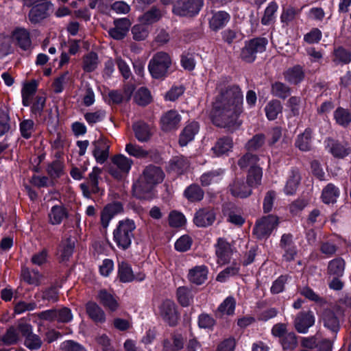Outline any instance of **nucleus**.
<instances>
[{
  "label": "nucleus",
  "instance_id": "15",
  "mask_svg": "<svg viewBox=\"0 0 351 351\" xmlns=\"http://www.w3.org/2000/svg\"><path fill=\"white\" fill-rule=\"evenodd\" d=\"M208 269L204 265H196L189 270L188 280L193 284L200 285L208 278Z\"/></svg>",
  "mask_w": 351,
  "mask_h": 351
},
{
  "label": "nucleus",
  "instance_id": "58",
  "mask_svg": "<svg viewBox=\"0 0 351 351\" xmlns=\"http://www.w3.org/2000/svg\"><path fill=\"white\" fill-rule=\"evenodd\" d=\"M192 245V239L189 235H182L175 243V249L178 252L189 250Z\"/></svg>",
  "mask_w": 351,
  "mask_h": 351
},
{
  "label": "nucleus",
  "instance_id": "10",
  "mask_svg": "<svg viewBox=\"0 0 351 351\" xmlns=\"http://www.w3.org/2000/svg\"><path fill=\"white\" fill-rule=\"evenodd\" d=\"M101 173V169L97 167H94L93 168L92 171L89 173L88 178V184L90 187V190H89V186L88 184L85 183H82L80 184V189L82 191L83 195L86 198L90 197V193H96L99 191V188L98 186V180Z\"/></svg>",
  "mask_w": 351,
  "mask_h": 351
},
{
  "label": "nucleus",
  "instance_id": "4",
  "mask_svg": "<svg viewBox=\"0 0 351 351\" xmlns=\"http://www.w3.org/2000/svg\"><path fill=\"white\" fill-rule=\"evenodd\" d=\"M171 64L170 56L166 52L159 51L149 60L148 70L153 78L163 79L169 75Z\"/></svg>",
  "mask_w": 351,
  "mask_h": 351
},
{
  "label": "nucleus",
  "instance_id": "12",
  "mask_svg": "<svg viewBox=\"0 0 351 351\" xmlns=\"http://www.w3.org/2000/svg\"><path fill=\"white\" fill-rule=\"evenodd\" d=\"M232 254L233 251L230 243L224 239L219 238L216 244L217 263L221 265L228 263Z\"/></svg>",
  "mask_w": 351,
  "mask_h": 351
},
{
  "label": "nucleus",
  "instance_id": "13",
  "mask_svg": "<svg viewBox=\"0 0 351 351\" xmlns=\"http://www.w3.org/2000/svg\"><path fill=\"white\" fill-rule=\"evenodd\" d=\"M131 25V21L127 18L116 19L114 21V27L110 28L108 34L115 40L123 39L128 32Z\"/></svg>",
  "mask_w": 351,
  "mask_h": 351
},
{
  "label": "nucleus",
  "instance_id": "47",
  "mask_svg": "<svg viewBox=\"0 0 351 351\" xmlns=\"http://www.w3.org/2000/svg\"><path fill=\"white\" fill-rule=\"evenodd\" d=\"M278 10V5L274 2H271L266 8L261 22L264 25L271 24L276 18L275 14Z\"/></svg>",
  "mask_w": 351,
  "mask_h": 351
},
{
  "label": "nucleus",
  "instance_id": "33",
  "mask_svg": "<svg viewBox=\"0 0 351 351\" xmlns=\"http://www.w3.org/2000/svg\"><path fill=\"white\" fill-rule=\"evenodd\" d=\"M223 171L217 169L204 173L200 178L202 186H206L219 182L222 178Z\"/></svg>",
  "mask_w": 351,
  "mask_h": 351
},
{
  "label": "nucleus",
  "instance_id": "29",
  "mask_svg": "<svg viewBox=\"0 0 351 351\" xmlns=\"http://www.w3.org/2000/svg\"><path fill=\"white\" fill-rule=\"evenodd\" d=\"M230 191L234 197L244 198L251 194L252 189L248 184H245L243 181L237 180L230 186Z\"/></svg>",
  "mask_w": 351,
  "mask_h": 351
},
{
  "label": "nucleus",
  "instance_id": "41",
  "mask_svg": "<svg viewBox=\"0 0 351 351\" xmlns=\"http://www.w3.org/2000/svg\"><path fill=\"white\" fill-rule=\"evenodd\" d=\"M263 171L260 167H253L249 170L247 176V184L251 187H255L261 184Z\"/></svg>",
  "mask_w": 351,
  "mask_h": 351
},
{
  "label": "nucleus",
  "instance_id": "54",
  "mask_svg": "<svg viewBox=\"0 0 351 351\" xmlns=\"http://www.w3.org/2000/svg\"><path fill=\"white\" fill-rule=\"evenodd\" d=\"M334 61L339 64H348L351 61V53L343 47H339L334 51Z\"/></svg>",
  "mask_w": 351,
  "mask_h": 351
},
{
  "label": "nucleus",
  "instance_id": "1",
  "mask_svg": "<svg viewBox=\"0 0 351 351\" xmlns=\"http://www.w3.org/2000/svg\"><path fill=\"white\" fill-rule=\"evenodd\" d=\"M217 90L218 95L210 114L213 123L232 130L239 128L242 124L239 116L243 112V101L240 88L224 81L217 85Z\"/></svg>",
  "mask_w": 351,
  "mask_h": 351
},
{
  "label": "nucleus",
  "instance_id": "18",
  "mask_svg": "<svg viewBox=\"0 0 351 351\" xmlns=\"http://www.w3.org/2000/svg\"><path fill=\"white\" fill-rule=\"evenodd\" d=\"M233 140L230 137L219 138L211 150L216 156H227L233 149Z\"/></svg>",
  "mask_w": 351,
  "mask_h": 351
},
{
  "label": "nucleus",
  "instance_id": "17",
  "mask_svg": "<svg viewBox=\"0 0 351 351\" xmlns=\"http://www.w3.org/2000/svg\"><path fill=\"white\" fill-rule=\"evenodd\" d=\"M215 220V213L210 208H202L198 210L194 216L193 221L198 227L210 226Z\"/></svg>",
  "mask_w": 351,
  "mask_h": 351
},
{
  "label": "nucleus",
  "instance_id": "19",
  "mask_svg": "<svg viewBox=\"0 0 351 351\" xmlns=\"http://www.w3.org/2000/svg\"><path fill=\"white\" fill-rule=\"evenodd\" d=\"M181 121L180 115L175 110L167 112L161 117V127L164 131L176 129Z\"/></svg>",
  "mask_w": 351,
  "mask_h": 351
},
{
  "label": "nucleus",
  "instance_id": "56",
  "mask_svg": "<svg viewBox=\"0 0 351 351\" xmlns=\"http://www.w3.org/2000/svg\"><path fill=\"white\" fill-rule=\"evenodd\" d=\"M258 158L257 156L252 154H246L244 155L238 162V164L241 168H246L250 167H257Z\"/></svg>",
  "mask_w": 351,
  "mask_h": 351
},
{
  "label": "nucleus",
  "instance_id": "32",
  "mask_svg": "<svg viewBox=\"0 0 351 351\" xmlns=\"http://www.w3.org/2000/svg\"><path fill=\"white\" fill-rule=\"evenodd\" d=\"M118 276L121 282L126 283L134 280L131 266L126 262L122 261L119 264Z\"/></svg>",
  "mask_w": 351,
  "mask_h": 351
},
{
  "label": "nucleus",
  "instance_id": "43",
  "mask_svg": "<svg viewBox=\"0 0 351 351\" xmlns=\"http://www.w3.org/2000/svg\"><path fill=\"white\" fill-rule=\"evenodd\" d=\"M161 17L160 11L156 8H152L139 18L141 23L148 25L158 21Z\"/></svg>",
  "mask_w": 351,
  "mask_h": 351
},
{
  "label": "nucleus",
  "instance_id": "36",
  "mask_svg": "<svg viewBox=\"0 0 351 351\" xmlns=\"http://www.w3.org/2000/svg\"><path fill=\"white\" fill-rule=\"evenodd\" d=\"M75 247V239H67L63 241L60 246L59 253L62 261H66L73 254Z\"/></svg>",
  "mask_w": 351,
  "mask_h": 351
},
{
  "label": "nucleus",
  "instance_id": "49",
  "mask_svg": "<svg viewBox=\"0 0 351 351\" xmlns=\"http://www.w3.org/2000/svg\"><path fill=\"white\" fill-rule=\"evenodd\" d=\"M125 152L131 156L136 158H145L148 155V152L144 149L142 147L133 144L128 143L125 146Z\"/></svg>",
  "mask_w": 351,
  "mask_h": 351
},
{
  "label": "nucleus",
  "instance_id": "27",
  "mask_svg": "<svg viewBox=\"0 0 351 351\" xmlns=\"http://www.w3.org/2000/svg\"><path fill=\"white\" fill-rule=\"evenodd\" d=\"M324 326L330 330L337 332L339 329V320L335 313L330 310H326L322 317Z\"/></svg>",
  "mask_w": 351,
  "mask_h": 351
},
{
  "label": "nucleus",
  "instance_id": "7",
  "mask_svg": "<svg viewBox=\"0 0 351 351\" xmlns=\"http://www.w3.org/2000/svg\"><path fill=\"white\" fill-rule=\"evenodd\" d=\"M132 160L124 155L119 154L112 158V165L110 168V174L115 178H121L130 171Z\"/></svg>",
  "mask_w": 351,
  "mask_h": 351
},
{
  "label": "nucleus",
  "instance_id": "55",
  "mask_svg": "<svg viewBox=\"0 0 351 351\" xmlns=\"http://www.w3.org/2000/svg\"><path fill=\"white\" fill-rule=\"evenodd\" d=\"M177 296L180 304L183 306H187L191 302L192 298L191 292L184 287H180L178 289Z\"/></svg>",
  "mask_w": 351,
  "mask_h": 351
},
{
  "label": "nucleus",
  "instance_id": "42",
  "mask_svg": "<svg viewBox=\"0 0 351 351\" xmlns=\"http://www.w3.org/2000/svg\"><path fill=\"white\" fill-rule=\"evenodd\" d=\"M136 138L141 142L147 141L150 136L149 126L144 123H136L133 125Z\"/></svg>",
  "mask_w": 351,
  "mask_h": 351
},
{
  "label": "nucleus",
  "instance_id": "16",
  "mask_svg": "<svg viewBox=\"0 0 351 351\" xmlns=\"http://www.w3.org/2000/svg\"><path fill=\"white\" fill-rule=\"evenodd\" d=\"M122 211L123 206L119 202L110 204L105 206L101 213V223L103 228H107L111 219Z\"/></svg>",
  "mask_w": 351,
  "mask_h": 351
},
{
  "label": "nucleus",
  "instance_id": "50",
  "mask_svg": "<svg viewBox=\"0 0 351 351\" xmlns=\"http://www.w3.org/2000/svg\"><path fill=\"white\" fill-rule=\"evenodd\" d=\"M98 65V57L95 53L90 52L86 55L83 60V69L86 72L94 71Z\"/></svg>",
  "mask_w": 351,
  "mask_h": 351
},
{
  "label": "nucleus",
  "instance_id": "59",
  "mask_svg": "<svg viewBox=\"0 0 351 351\" xmlns=\"http://www.w3.org/2000/svg\"><path fill=\"white\" fill-rule=\"evenodd\" d=\"M106 112L103 110H97L95 112H87L84 114V119L90 125L99 122L105 117Z\"/></svg>",
  "mask_w": 351,
  "mask_h": 351
},
{
  "label": "nucleus",
  "instance_id": "44",
  "mask_svg": "<svg viewBox=\"0 0 351 351\" xmlns=\"http://www.w3.org/2000/svg\"><path fill=\"white\" fill-rule=\"evenodd\" d=\"M282 105L278 100H272L265 106V113L268 119L274 120L279 113L282 112Z\"/></svg>",
  "mask_w": 351,
  "mask_h": 351
},
{
  "label": "nucleus",
  "instance_id": "35",
  "mask_svg": "<svg viewBox=\"0 0 351 351\" xmlns=\"http://www.w3.org/2000/svg\"><path fill=\"white\" fill-rule=\"evenodd\" d=\"M13 38L23 49H27L31 45L29 32L25 29H16L13 33Z\"/></svg>",
  "mask_w": 351,
  "mask_h": 351
},
{
  "label": "nucleus",
  "instance_id": "20",
  "mask_svg": "<svg viewBox=\"0 0 351 351\" xmlns=\"http://www.w3.org/2000/svg\"><path fill=\"white\" fill-rule=\"evenodd\" d=\"M97 300L106 308L110 311H115L119 307L117 298L106 290L102 289L99 291Z\"/></svg>",
  "mask_w": 351,
  "mask_h": 351
},
{
  "label": "nucleus",
  "instance_id": "57",
  "mask_svg": "<svg viewBox=\"0 0 351 351\" xmlns=\"http://www.w3.org/2000/svg\"><path fill=\"white\" fill-rule=\"evenodd\" d=\"M134 99L138 105H147L151 101L150 93L147 88L142 87L136 93Z\"/></svg>",
  "mask_w": 351,
  "mask_h": 351
},
{
  "label": "nucleus",
  "instance_id": "34",
  "mask_svg": "<svg viewBox=\"0 0 351 351\" xmlns=\"http://www.w3.org/2000/svg\"><path fill=\"white\" fill-rule=\"evenodd\" d=\"M339 195V191L332 184H328L322 191V198L325 204L334 203Z\"/></svg>",
  "mask_w": 351,
  "mask_h": 351
},
{
  "label": "nucleus",
  "instance_id": "31",
  "mask_svg": "<svg viewBox=\"0 0 351 351\" xmlns=\"http://www.w3.org/2000/svg\"><path fill=\"white\" fill-rule=\"evenodd\" d=\"M300 180L299 172L295 169L291 170L284 189L285 193L288 195H293L297 190Z\"/></svg>",
  "mask_w": 351,
  "mask_h": 351
},
{
  "label": "nucleus",
  "instance_id": "52",
  "mask_svg": "<svg viewBox=\"0 0 351 351\" xmlns=\"http://www.w3.org/2000/svg\"><path fill=\"white\" fill-rule=\"evenodd\" d=\"M149 31L148 27L143 23L135 25L132 28L133 38L136 40H143L149 35Z\"/></svg>",
  "mask_w": 351,
  "mask_h": 351
},
{
  "label": "nucleus",
  "instance_id": "25",
  "mask_svg": "<svg viewBox=\"0 0 351 351\" xmlns=\"http://www.w3.org/2000/svg\"><path fill=\"white\" fill-rule=\"evenodd\" d=\"M86 311L89 317L94 322L103 323L106 321L105 313L97 303L88 302L86 305Z\"/></svg>",
  "mask_w": 351,
  "mask_h": 351
},
{
  "label": "nucleus",
  "instance_id": "63",
  "mask_svg": "<svg viewBox=\"0 0 351 351\" xmlns=\"http://www.w3.org/2000/svg\"><path fill=\"white\" fill-rule=\"evenodd\" d=\"M288 280V276H280L273 283L270 291L273 294H278L282 292L285 289V284Z\"/></svg>",
  "mask_w": 351,
  "mask_h": 351
},
{
  "label": "nucleus",
  "instance_id": "28",
  "mask_svg": "<svg viewBox=\"0 0 351 351\" xmlns=\"http://www.w3.org/2000/svg\"><path fill=\"white\" fill-rule=\"evenodd\" d=\"M52 6H47L44 5L43 6H33L32 7L29 13V19L32 23H39L49 16V10Z\"/></svg>",
  "mask_w": 351,
  "mask_h": 351
},
{
  "label": "nucleus",
  "instance_id": "51",
  "mask_svg": "<svg viewBox=\"0 0 351 351\" xmlns=\"http://www.w3.org/2000/svg\"><path fill=\"white\" fill-rule=\"evenodd\" d=\"M271 93L278 97L285 99L287 97L290 93V88L282 82H276L271 86Z\"/></svg>",
  "mask_w": 351,
  "mask_h": 351
},
{
  "label": "nucleus",
  "instance_id": "14",
  "mask_svg": "<svg viewBox=\"0 0 351 351\" xmlns=\"http://www.w3.org/2000/svg\"><path fill=\"white\" fill-rule=\"evenodd\" d=\"M93 145V153L96 161L99 164L104 163L109 156L110 145L108 141L101 136L94 142Z\"/></svg>",
  "mask_w": 351,
  "mask_h": 351
},
{
  "label": "nucleus",
  "instance_id": "3",
  "mask_svg": "<svg viewBox=\"0 0 351 351\" xmlns=\"http://www.w3.org/2000/svg\"><path fill=\"white\" fill-rule=\"evenodd\" d=\"M135 229L136 224L132 219H125L119 221L113 231V240L119 248L125 250L130 247Z\"/></svg>",
  "mask_w": 351,
  "mask_h": 351
},
{
  "label": "nucleus",
  "instance_id": "8",
  "mask_svg": "<svg viewBox=\"0 0 351 351\" xmlns=\"http://www.w3.org/2000/svg\"><path fill=\"white\" fill-rule=\"evenodd\" d=\"M278 219L275 215H267L258 220L254 228V233L259 239L270 235L271 232L277 227Z\"/></svg>",
  "mask_w": 351,
  "mask_h": 351
},
{
  "label": "nucleus",
  "instance_id": "24",
  "mask_svg": "<svg viewBox=\"0 0 351 351\" xmlns=\"http://www.w3.org/2000/svg\"><path fill=\"white\" fill-rule=\"evenodd\" d=\"M284 77L286 81L292 84L300 83L304 78V72L302 66L295 65L289 68L284 73Z\"/></svg>",
  "mask_w": 351,
  "mask_h": 351
},
{
  "label": "nucleus",
  "instance_id": "22",
  "mask_svg": "<svg viewBox=\"0 0 351 351\" xmlns=\"http://www.w3.org/2000/svg\"><path fill=\"white\" fill-rule=\"evenodd\" d=\"M280 246L284 250L283 258L287 261H291L294 259L296 255V248L292 242V236L291 234H283L280 240Z\"/></svg>",
  "mask_w": 351,
  "mask_h": 351
},
{
  "label": "nucleus",
  "instance_id": "9",
  "mask_svg": "<svg viewBox=\"0 0 351 351\" xmlns=\"http://www.w3.org/2000/svg\"><path fill=\"white\" fill-rule=\"evenodd\" d=\"M158 313L168 323L170 326L176 324L178 319V315L176 310L175 303L170 300H166L161 302L158 306Z\"/></svg>",
  "mask_w": 351,
  "mask_h": 351
},
{
  "label": "nucleus",
  "instance_id": "30",
  "mask_svg": "<svg viewBox=\"0 0 351 351\" xmlns=\"http://www.w3.org/2000/svg\"><path fill=\"white\" fill-rule=\"evenodd\" d=\"M239 270L240 264L237 262H233L230 266H228L218 274L216 280L220 282H225L230 278L238 275Z\"/></svg>",
  "mask_w": 351,
  "mask_h": 351
},
{
  "label": "nucleus",
  "instance_id": "40",
  "mask_svg": "<svg viewBox=\"0 0 351 351\" xmlns=\"http://www.w3.org/2000/svg\"><path fill=\"white\" fill-rule=\"evenodd\" d=\"M311 143V130L306 129L305 131L298 136L295 145L302 151H308L310 149Z\"/></svg>",
  "mask_w": 351,
  "mask_h": 351
},
{
  "label": "nucleus",
  "instance_id": "6",
  "mask_svg": "<svg viewBox=\"0 0 351 351\" xmlns=\"http://www.w3.org/2000/svg\"><path fill=\"white\" fill-rule=\"evenodd\" d=\"M203 5L202 0H178L173 6V12L182 16L198 14Z\"/></svg>",
  "mask_w": 351,
  "mask_h": 351
},
{
  "label": "nucleus",
  "instance_id": "46",
  "mask_svg": "<svg viewBox=\"0 0 351 351\" xmlns=\"http://www.w3.org/2000/svg\"><path fill=\"white\" fill-rule=\"evenodd\" d=\"M236 302L234 298L228 297L219 305L217 312L221 315H232L234 312Z\"/></svg>",
  "mask_w": 351,
  "mask_h": 351
},
{
  "label": "nucleus",
  "instance_id": "23",
  "mask_svg": "<svg viewBox=\"0 0 351 351\" xmlns=\"http://www.w3.org/2000/svg\"><path fill=\"white\" fill-rule=\"evenodd\" d=\"M199 124L197 122H191L186 125L182 132L180 134L179 143L181 146H185L190 141H193L195 136L199 132Z\"/></svg>",
  "mask_w": 351,
  "mask_h": 351
},
{
  "label": "nucleus",
  "instance_id": "62",
  "mask_svg": "<svg viewBox=\"0 0 351 351\" xmlns=\"http://www.w3.org/2000/svg\"><path fill=\"white\" fill-rule=\"evenodd\" d=\"M265 140L263 134H256L247 143L245 147L249 151L256 150L264 144Z\"/></svg>",
  "mask_w": 351,
  "mask_h": 351
},
{
  "label": "nucleus",
  "instance_id": "39",
  "mask_svg": "<svg viewBox=\"0 0 351 351\" xmlns=\"http://www.w3.org/2000/svg\"><path fill=\"white\" fill-rule=\"evenodd\" d=\"M66 217V212L61 206H54L49 213V222L53 225L60 224Z\"/></svg>",
  "mask_w": 351,
  "mask_h": 351
},
{
  "label": "nucleus",
  "instance_id": "21",
  "mask_svg": "<svg viewBox=\"0 0 351 351\" xmlns=\"http://www.w3.org/2000/svg\"><path fill=\"white\" fill-rule=\"evenodd\" d=\"M230 19V14L225 11L214 12L209 19L210 28L213 31H218L226 25Z\"/></svg>",
  "mask_w": 351,
  "mask_h": 351
},
{
  "label": "nucleus",
  "instance_id": "45",
  "mask_svg": "<svg viewBox=\"0 0 351 351\" xmlns=\"http://www.w3.org/2000/svg\"><path fill=\"white\" fill-rule=\"evenodd\" d=\"M334 118L339 125L346 127L351 122V114L350 112L343 108H338L334 112Z\"/></svg>",
  "mask_w": 351,
  "mask_h": 351
},
{
  "label": "nucleus",
  "instance_id": "48",
  "mask_svg": "<svg viewBox=\"0 0 351 351\" xmlns=\"http://www.w3.org/2000/svg\"><path fill=\"white\" fill-rule=\"evenodd\" d=\"M345 269V262L341 258H335L329 262L328 271L330 274L341 276Z\"/></svg>",
  "mask_w": 351,
  "mask_h": 351
},
{
  "label": "nucleus",
  "instance_id": "64",
  "mask_svg": "<svg viewBox=\"0 0 351 351\" xmlns=\"http://www.w3.org/2000/svg\"><path fill=\"white\" fill-rule=\"evenodd\" d=\"M42 341L38 335L31 333L25 339V345L29 349L38 350L40 348Z\"/></svg>",
  "mask_w": 351,
  "mask_h": 351
},
{
  "label": "nucleus",
  "instance_id": "60",
  "mask_svg": "<svg viewBox=\"0 0 351 351\" xmlns=\"http://www.w3.org/2000/svg\"><path fill=\"white\" fill-rule=\"evenodd\" d=\"M18 333L14 327L8 329L5 335L0 339L1 345H12L16 343L18 340Z\"/></svg>",
  "mask_w": 351,
  "mask_h": 351
},
{
  "label": "nucleus",
  "instance_id": "26",
  "mask_svg": "<svg viewBox=\"0 0 351 351\" xmlns=\"http://www.w3.org/2000/svg\"><path fill=\"white\" fill-rule=\"evenodd\" d=\"M326 143L329 152L336 158H344L351 153L350 147H346L332 139H328Z\"/></svg>",
  "mask_w": 351,
  "mask_h": 351
},
{
  "label": "nucleus",
  "instance_id": "11",
  "mask_svg": "<svg viewBox=\"0 0 351 351\" xmlns=\"http://www.w3.org/2000/svg\"><path fill=\"white\" fill-rule=\"evenodd\" d=\"M315 321V316L311 311L300 312L295 319L294 326L298 332L305 334L314 325Z\"/></svg>",
  "mask_w": 351,
  "mask_h": 351
},
{
  "label": "nucleus",
  "instance_id": "5",
  "mask_svg": "<svg viewBox=\"0 0 351 351\" xmlns=\"http://www.w3.org/2000/svg\"><path fill=\"white\" fill-rule=\"evenodd\" d=\"M267 45L265 38H256L246 43L241 51V58L246 62H253L257 53L263 52Z\"/></svg>",
  "mask_w": 351,
  "mask_h": 351
},
{
  "label": "nucleus",
  "instance_id": "38",
  "mask_svg": "<svg viewBox=\"0 0 351 351\" xmlns=\"http://www.w3.org/2000/svg\"><path fill=\"white\" fill-rule=\"evenodd\" d=\"M22 276L27 283L35 286L40 285L42 278V275L38 271L29 270L27 268L23 269Z\"/></svg>",
  "mask_w": 351,
  "mask_h": 351
},
{
  "label": "nucleus",
  "instance_id": "61",
  "mask_svg": "<svg viewBox=\"0 0 351 351\" xmlns=\"http://www.w3.org/2000/svg\"><path fill=\"white\" fill-rule=\"evenodd\" d=\"M284 349H293L298 344L296 336L294 332H290L286 334L280 340Z\"/></svg>",
  "mask_w": 351,
  "mask_h": 351
},
{
  "label": "nucleus",
  "instance_id": "2",
  "mask_svg": "<svg viewBox=\"0 0 351 351\" xmlns=\"http://www.w3.org/2000/svg\"><path fill=\"white\" fill-rule=\"evenodd\" d=\"M165 178L162 170L158 167H147L138 180L133 184V194L138 199H149L154 196V188Z\"/></svg>",
  "mask_w": 351,
  "mask_h": 351
},
{
  "label": "nucleus",
  "instance_id": "53",
  "mask_svg": "<svg viewBox=\"0 0 351 351\" xmlns=\"http://www.w3.org/2000/svg\"><path fill=\"white\" fill-rule=\"evenodd\" d=\"M186 219L184 215L178 211L173 210L169 215V223L171 227L179 228L186 223Z\"/></svg>",
  "mask_w": 351,
  "mask_h": 351
},
{
  "label": "nucleus",
  "instance_id": "37",
  "mask_svg": "<svg viewBox=\"0 0 351 351\" xmlns=\"http://www.w3.org/2000/svg\"><path fill=\"white\" fill-rule=\"evenodd\" d=\"M184 195L188 200L197 202L203 198L204 191L198 185L191 184L185 189Z\"/></svg>",
  "mask_w": 351,
  "mask_h": 351
}]
</instances>
